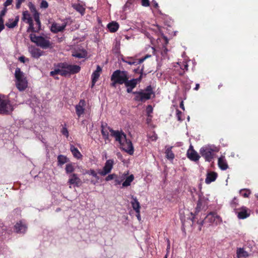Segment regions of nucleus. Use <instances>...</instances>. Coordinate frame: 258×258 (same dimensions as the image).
Instances as JSON below:
<instances>
[{"label":"nucleus","mask_w":258,"mask_h":258,"mask_svg":"<svg viewBox=\"0 0 258 258\" xmlns=\"http://www.w3.org/2000/svg\"><path fill=\"white\" fill-rule=\"evenodd\" d=\"M124 84L126 88V92L128 93H133V92H134L133 90L136 88L137 85L136 81L134 79L129 80V77L127 78V81L126 80Z\"/></svg>","instance_id":"dca6fc26"},{"label":"nucleus","mask_w":258,"mask_h":258,"mask_svg":"<svg viewBox=\"0 0 258 258\" xmlns=\"http://www.w3.org/2000/svg\"><path fill=\"white\" fill-rule=\"evenodd\" d=\"M16 8L17 9H19L21 7L22 3L25 1V0H16Z\"/></svg>","instance_id":"4d7b16f0"},{"label":"nucleus","mask_w":258,"mask_h":258,"mask_svg":"<svg viewBox=\"0 0 258 258\" xmlns=\"http://www.w3.org/2000/svg\"><path fill=\"white\" fill-rule=\"evenodd\" d=\"M26 23L29 24V27L27 29V32H36V27H34L33 20H29V22H26Z\"/></svg>","instance_id":"a19ab883"},{"label":"nucleus","mask_w":258,"mask_h":258,"mask_svg":"<svg viewBox=\"0 0 258 258\" xmlns=\"http://www.w3.org/2000/svg\"><path fill=\"white\" fill-rule=\"evenodd\" d=\"M16 85L19 90L24 91L27 87V81L26 79L17 80Z\"/></svg>","instance_id":"5701e85b"},{"label":"nucleus","mask_w":258,"mask_h":258,"mask_svg":"<svg viewBox=\"0 0 258 258\" xmlns=\"http://www.w3.org/2000/svg\"><path fill=\"white\" fill-rule=\"evenodd\" d=\"M143 72H144V67L143 66L140 71V76H139V77L138 78H136V79H134L136 81V82L137 83V84L141 81L143 76L144 75L145 76L146 75V74H144Z\"/></svg>","instance_id":"a18cd8bd"},{"label":"nucleus","mask_w":258,"mask_h":258,"mask_svg":"<svg viewBox=\"0 0 258 258\" xmlns=\"http://www.w3.org/2000/svg\"><path fill=\"white\" fill-rule=\"evenodd\" d=\"M86 105V103L84 99H81L79 103L76 105V113L78 117H80L81 115L84 114Z\"/></svg>","instance_id":"4468645a"},{"label":"nucleus","mask_w":258,"mask_h":258,"mask_svg":"<svg viewBox=\"0 0 258 258\" xmlns=\"http://www.w3.org/2000/svg\"><path fill=\"white\" fill-rule=\"evenodd\" d=\"M34 19L36 22V32H38L41 30V22L39 19V13L34 14Z\"/></svg>","instance_id":"2f4dec72"},{"label":"nucleus","mask_w":258,"mask_h":258,"mask_svg":"<svg viewBox=\"0 0 258 258\" xmlns=\"http://www.w3.org/2000/svg\"><path fill=\"white\" fill-rule=\"evenodd\" d=\"M27 229V227L26 224L23 223L21 221L17 222L14 226V229L18 233H24Z\"/></svg>","instance_id":"6ab92c4d"},{"label":"nucleus","mask_w":258,"mask_h":258,"mask_svg":"<svg viewBox=\"0 0 258 258\" xmlns=\"http://www.w3.org/2000/svg\"><path fill=\"white\" fill-rule=\"evenodd\" d=\"M198 224H199L200 225H201L202 226L207 223V221H206V219L201 222H198Z\"/></svg>","instance_id":"69168bd1"},{"label":"nucleus","mask_w":258,"mask_h":258,"mask_svg":"<svg viewBox=\"0 0 258 258\" xmlns=\"http://www.w3.org/2000/svg\"><path fill=\"white\" fill-rule=\"evenodd\" d=\"M68 74H69L68 70L65 69H60L59 75L62 76H67Z\"/></svg>","instance_id":"09e8293b"},{"label":"nucleus","mask_w":258,"mask_h":258,"mask_svg":"<svg viewBox=\"0 0 258 258\" xmlns=\"http://www.w3.org/2000/svg\"><path fill=\"white\" fill-rule=\"evenodd\" d=\"M132 201L131 203L133 209L135 211L136 213H140L141 209L140 203L138 202L137 198L134 196H132Z\"/></svg>","instance_id":"4be33fe9"},{"label":"nucleus","mask_w":258,"mask_h":258,"mask_svg":"<svg viewBox=\"0 0 258 258\" xmlns=\"http://www.w3.org/2000/svg\"><path fill=\"white\" fill-rule=\"evenodd\" d=\"M218 164L221 170H225L228 168V164L224 156H221L219 158Z\"/></svg>","instance_id":"b1692460"},{"label":"nucleus","mask_w":258,"mask_h":258,"mask_svg":"<svg viewBox=\"0 0 258 258\" xmlns=\"http://www.w3.org/2000/svg\"><path fill=\"white\" fill-rule=\"evenodd\" d=\"M113 164L114 161L112 159L107 160L105 163L103 170H99L98 171V173L101 176H105L107 175L111 172L113 168Z\"/></svg>","instance_id":"f8f14e48"},{"label":"nucleus","mask_w":258,"mask_h":258,"mask_svg":"<svg viewBox=\"0 0 258 258\" xmlns=\"http://www.w3.org/2000/svg\"><path fill=\"white\" fill-rule=\"evenodd\" d=\"M101 134H102L103 139L105 140H108L109 139V133H108L107 130L105 129L103 124H102V125H101Z\"/></svg>","instance_id":"ea45409f"},{"label":"nucleus","mask_w":258,"mask_h":258,"mask_svg":"<svg viewBox=\"0 0 258 258\" xmlns=\"http://www.w3.org/2000/svg\"><path fill=\"white\" fill-rule=\"evenodd\" d=\"M176 117L177 118L178 120L181 121L183 120V119L181 118L182 112L179 110L178 109H176Z\"/></svg>","instance_id":"6e6d98bb"},{"label":"nucleus","mask_w":258,"mask_h":258,"mask_svg":"<svg viewBox=\"0 0 258 258\" xmlns=\"http://www.w3.org/2000/svg\"><path fill=\"white\" fill-rule=\"evenodd\" d=\"M66 27V24H62L60 25L59 24L54 23L51 25L50 30L54 33H57L59 32L63 31Z\"/></svg>","instance_id":"aec40b11"},{"label":"nucleus","mask_w":258,"mask_h":258,"mask_svg":"<svg viewBox=\"0 0 258 258\" xmlns=\"http://www.w3.org/2000/svg\"><path fill=\"white\" fill-rule=\"evenodd\" d=\"M102 72V68L98 65L96 68V70L92 73L91 78H92V85L91 88H93L95 85L96 82L98 81L100 73Z\"/></svg>","instance_id":"f3484780"},{"label":"nucleus","mask_w":258,"mask_h":258,"mask_svg":"<svg viewBox=\"0 0 258 258\" xmlns=\"http://www.w3.org/2000/svg\"><path fill=\"white\" fill-rule=\"evenodd\" d=\"M106 127L109 131L111 133V136L113 137L115 139V141L118 142L119 144H120L124 140H125L126 138V135L123 133L122 132H119L118 131L113 130L112 128H110L109 126H107V124H106Z\"/></svg>","instance_id":"6e6552de"},{"label":"nucleus","mask_w":258,"mask_h":258,"mask_svg":"<svg viewBox=\"0 0 258 258\" xmlns=\"http://www.w3.org/2000/svg\"><path fill=\"white\" fill-rule=\"evenodd\" d=\"M107 28L110 32H116L119 28V24L116 22H112L107 25Z\"/></svg>","instance_id":"c85d7f7f"},{"label":"nucleus","mask_w":258,"mask_h":258,"mask_svg":"<svg viewBox=\"0 0 258 258\" xmlns=\"http://www.w3.org/2000/svg\"><path fill=\"white\" fill-rule=\"evenodd\" d=\"M187 157L191 161H199L200 156L198 153L194 150L192 145L189 146L188 150L187 151Z\"/></svg>","instance_id":"2eb2a0df"},{"label":"nucleus","mask_w":258,"mask_h":258,"mask_svg":"<svg viewBox=\"0 0 258 258\" xmlns=\"http://www.w3.org/2000/svg\"><path fill=\"white\" fill-rule=\"evenodd\" d=\"M28 7L29 9L32 12H33L34 14L35 13H38L35 6L31 2H29L28 4Z\"/></svg>","instance_id":"de8ad7c7"},{"label":"nucleus","mask_w":258,"mask_h":258,"mask_svg":"<svg viewBox=\"0 0 258 258\" xmlns=\"http://www.w3.org/2000/svg\"><path fill=\"white\" fill-rule=\"evenodd\" d=\"M153 107L151 105H148L146 107L147 115L148 117H151V113L153 112Z\"/></svg>","instance_id":"49530a36"},{"label":"nucleus","mask_w":258,"mask_h":258,"mask_svg":"<svg viewBox=\"0 0 258 258\" xmlns=\"http://www.w3.org/2000/svg\"><path fill=\"white\" fill-rule=\"evenodd\" d=\"M61 133L64 136L68 137L69 136V132L66 127H63L61 130Z\"/></svg>","instance_id":"13d9d810"},{"label":"nucleus","mask_w":258,"mask_h":258,"mask_svg":"<svg viewBox=\"0 0 258 258\" xmlns=\"http://www.w3.org/2000/svg\"><path fill=\"white\" fill-rule=\"evenodd\" d=\"M19 20V16H16L15 20H13V19H9L8 21L6 22V26L9 28L12 29L18 25V23Z\"/></svg>","instance_id":"bb28decb"},{"label":"nucleus","mask_w":258,"mask_h":258,"mask_svg":"<svg viewBox=\"0 0 258 258\" xmlns=\"http://www.w3.org/2000/svg\"><path fill=\"white\" fill-rule=\"evenodd\" d=\"M251 254L246 251L243 247L237 248L236 249L237 258H247Z\"/></svg>","instance_id":"412c9836"},{"label":"nucleus","mask_w":258,"mask_h":258,"mask_svg":"<svg viewBox=\"0 0 258 258\" xmlns=\"http://www.w3.org/2000/svg\"><path fill=\"white\" fill-rule=\"evenodd\" d=\"M239 194L243 198H247L251 194V191L249 189L244 188L239 190Z\"/></svg>","instance_id":"4c0bfd02"},{"label":"nucleus","mask_w":258,"mask_h":258,"mask_svg":"<svg viewBox=\"0 0 258 258\" xmlns=\"http://www.w3.org/2000/svg\"><path fill=\"white\" fill-rule=\"evenodd\" d=\"M135 95L134 100L138 102H144L151 98V96H155L153 88L151 85L148 86L144 90L133 92Z\"/></svg>","instance_id":"f03ea898"},{"label":"nucleus","mask_w":258,"mask_h":258,"mask_svg":"<svg viewBox=\"0 0 258 258\" xmlns=\"http://www.w3.org/2000/svg\"><path fill=\"white\" fill-rule=\"evenodd\" d=\"M116 177H117V175L114 173L109 174L106 177L105 180L106 181H110L111 180L115 179Z\"/></svg>","instance_id":"8fccbe9b"},{"label":"nucleus","mask_w":258,"mask_h":258,"mask_svg":"<svg viewBox=\"0 0 258 258\" xmlns=\"http://www.w3.org/2000/svg\"><path fill=\"white\" fill-rule=\"evenodd\" d=\"M32 20V18L30 17V14H29L28 12L27 11H24L23 12V17H22V20L24 21L29 22V20Z\"/></svg>","instance_id":"c03bdc74"},{"label":"nucleus","mask_w":258,"mask_h":258,"mask_svg":"<svg viewBox=\"0 0 258 258\" xmlns=\"http://www.w3.org/2000/svg\"><path fill=\"white\" fill-rule=\"evenodd\" d=\"M57 69H55L54 70V71H51L50 73V75L51 76H54L55 75L59 74L60 73V69L59 67H57Z\"/></svg>","instance_id":"3c124183"},{"label":"nucleus","mask_w":258,"mask_h":258,"mask_svg":"<svg viewBox=\"0 0 258 258\" xmlns=\"http://www.w3.org/2000/svg\"><path fill=\"white\" fill-rule=\"evenodd\" d=\"M84 174L91 175L94 177L97 180H98L99 179V177L98 176L97 173L94 169H90L86 170Z\"/></svg>","instance_id":"79ce46f5"},{"label":"nucleus","mask_w":258,"mask_h":258,"mask_svg":"<svg viewBox=\"0 0 258 258\" xmlns=\"http://www.w3.org/2000/svg\"><path fill=\"white\" fill-rule=\"evenodd\" d=\"M7 12V7H5L3 10L1 12V14H0V15L2 17H4L6 13Z\"/></svg>","instance_id":"680f3d73"},{"label":"nucleus","mask_w":258,"mask_h":258,"mask_svg":"<svg viewBox=\"0 0 258 258\" xmlns=\"http://www.w3.org/2000/svg\"><path fill=\"white\" fill-rule=\"evenodd\" d=\"M72 8L77 12H79L81 16H83L85 13V8L79 3H75L72 4Z\"/></svg>","instance_id":"a878e982"},{"label":"nucleus","mask_w":258,"mask_h":258,"mask_svg":"<svg viewBox=\"0 0 258 258\" xmlns=\"http://www.w3.org/2000/svg\"><path fill=\"white\" fill-rule=\"evenodd\" d=\"M208 199L203 195H199V200L197 202V207L195 209V213L198 214L202 210L205 209L208 204Z\"/></svg>","instance_id":"9d476101"},{"label":"nucleus","mask_w":258,"mask_h":258,"mask_svg":"<svg viewBox=\"0 0 258 258\" xmlns=\"http://www.w3.org/2000/svg\"><path fill=\"white\" fill-rule=\"evenodd\" d=\"M13 110V106L9 97L0 94V114L10 115Z\"/></svg>","instance_id":"7ed1b4c3"},{"label":"nucleus","mask_w":258,"mask_h":258,"mask_svg":"<svg viewBox=\"0 0 258 258\" xmlns=\"http://www.w3.org/2000/svg\"><path fill=\"white\" fill-rule=\"evenodd\" d=\"M26 58L24 56H21L19 58V60L23 63H24L25 62Z\"/></svg>","instance_id":"0e129e2a"},{"label":"nucleus","mask_w":258,"mask_h":258,"mask_svg":"<svg viewBox=\"0 0 258 258\" xmlns=\"http://www.w3.org/2000/svg\"><path fill=\"white\" fill-rule=\"evenodd\" d=\"M217 151L212 148L210 146H205L202 147L200 150V153L204 158L205 161L211 162L213 159L215 154Z\"/></svg>","instance_id":"39448f33"},{"label":"nucleus","mask_w":258,"mask_h":258,"mask_svg":"<svg viewBox=\"0 0 258 258\" xmlns=\"http://www.w3.org/2000/svg\"><path fill=\"white\" fill-rule=\"evenodd\" d=\"M13 0H7L4 4V6L5 7H7L8 6L11 5L12 4Z\"/></svg>","instance_id":"052dcab7"},{"label":"nucleus","mask_w":258,"mask_h":258,"mask_svg":"<svg viewBox=\"0 0 258 258\" xmlns=\"http://www.w3.org/2000/svg\"><path fill=\"white\" fill-rule=\"evenodd\" d=\"M250 210L245 206H242L240 208H238L235 213L239 219H245L249 217L250 215Z\"/></svg>","instance_id":"1a4fd4ad"},{"label":"nucleus","mask_w":258,"mask_h":258,"mask_svg":"<svg viewBox=\"0 0 258 258\" xmlns=\"http://www.w3.org/2000/svg\"><path fill=\"white\" fill-rule=\"evenodd\" d=\"M69 159L64 155H59L57 156V165L58 166H62L64 164L68 162Z\"/></svg>","instance_id":"7c9ffc66"},{"label":"nucleus","mask_w":258,"mask_h":258,"mask_svg":"<svg viewBox=\"0 0 258 258\" xmlns=\"http://www.w3.org/2000/svg\"><path fill=\"white\" fill-rule=\"evenodd\" d=\"M217 177V173L215 172H210L207 173L205 182L207 184H209L214 181Z\"/></svg>","instance_id":"393cba45"},{"label":"nucleus","mask_w":258,"mask_h":258,"mask_svg":"<svg viewBox=\"0 0 258 258\" xmlns=\"http://www.w3.org/2000/svg\"><path fill=\"white\" fill-rule=\"evenodd\" d=\"M15 76L17 80L26 79L24 77V73L21 71L19 68H17L15 70Z\"/></svg>","instance_id":"473e14b6"},{"label":"nucleus","mask_w":258,"mask_h":258,"mask_svg":"<svg viewBox=\"0 0 258 258\" xmlns=\"http://www.w3.org/2000/svg\"><path fill=\"white\" fill-rule=\"evenodd\" d=\"M72 55L75 57L79 58H85L87 56V52L86 50H82L81 51H77L73 53Z\"/></svg>","instance_id":"f704fd0d"},{"label":"nucleus","mask_w":258,"mask_h":258,"mask_svg":"<svg viewBox=\"0 0 258 258\" xmlns=\"http://www.w3.org/2000/svg\"><path fill=\"white\" fill-rule=\"evenodd\" d=\"M5 29L4 23H0V33Z\"/></svg>","instance_id":"338daca9"},{"label":"nucleus","mask_w":258,"mask_h":258,"mask_svg":"<svg viewBox=\"0 0 258 258\" xmlns=\"http://www.w3.org/2000/svg\"><path fill=\"white\" fill-rule=\"evenodd\" d=\"M121 181L122 180H119V179L116 178H115V182L116 184H120L121 182Z\"/></svg>","instance_id":"774afa93"},{"label":"nucleus","mask_w":258,"mask_h":258,"mask_svg":"<svg viewBox=\"0 0 258 258\" xmlns=\"http://www.w3.org/2000/svg\"><path fill=\"white\" fill-rule=\"evenodd\" d=\"M57 67L61 69L68 70L69 74H75L79 73L81 70V67L76 64H69L66 62H61L57 64Z\"/></svg>","instance_id":"0eeeda50"},{"label":"nucleus","mask_w":258,"mask_h":258,"mask_svg":"<svg viewBox=\"0 0 258 258\" xmlns=\"http://www.w3.org/2000/svg\"><path fill=\"white\" fill-rule=\"evenodd\" d=\"M40 8L42 9H46L48 7V4L47 1L42 0L40 3Z\"/></svg>","instance_id":"603ef678"},{"label":"nucleus","mask_w":258,"mask_h":258,"mask_svg":"<svg viewBox=\"0 0 258 258\" xmlns=\"http://www.w3.org/2000/svg\"><path fill=\"white\" fill-rule=\"evenodd\" d=\"M69 178L68 181V183L70 185H74V186L80 187L82 184V181L81 179L79 177L78 175L76 173H72L69 175ZM70 188H71V186H70Z\"/></svg>","instance_id":"ddd939ff"},{"label":"nucleus","mask_w":258,"mask_h":258,"mask_svg":"<svg viewBox=\"0 0 258 258\" xmlns=\"http://www.w3.org/2000/svg\"><path fill=\"white\" fill-rule=\"evenodd\" d=\"M134 176L133 174H131L128 177H126L125 181L122 183V186L123 187H127L128 186H130L131 184V182L134 180Z\"/></svg>","instance_id":"c9c22d12"},{"label":"nucleus","mask_w":258,"mask_h":258,"mask_svg":"<svg viewBox=\"0 0 258 258\" xmlns=\"http://www.w3.org/2000/svg\"><path fill=\"white\" fill-rule=\"evenodd\" d=\"M148 56L140 59H135L133 57L122 58V61L130 65H137L142 63Z\"/></svg>","instance_id":"a211bd4d"},{"label":"nucleus","mask_w":258,"mask_h":258,"mask_svg":"<svg viewBox=\"0 0 258 258\" xmlns=\"http://www.w3.org/2000/svg\"><path fill=\"white\" fill-rule=\"evenodd\" d=\"M29 52L33 57L36 58H39L42 54V51L35 47H32L30 48Z\"/></svg>","instance_id":"cd10ccee"},{"label":"nucleus","mask_w":258,"mask_h":258,"mask_svg":"<svg viewBox=\"0 0 258 258\" xmlns=\"http://www.w3.org/2000/svg\"><path fill=\"white\" fill-rule=\"evenodd\" d=\"M148 138L152 141H155L157 139V135L153 132L152 135H148Z\"/></svg>","instance_id":"5fc2aeb1"},{"label":"nucleus","mask_w":258,"mask_h":258,"mask_svg":"<svg viewBox=\"0 0 258 258\" xmlns=\"http://www.w3.org/2000/svg\"><path fill=\"white\" fill-rule=\"evenodd\" d=\"M177 64L179 66V68L182 71H188V65L186 61L178 62Z\"/></svg>","instance_id":"37998d69"},{"label":"nucleus","mask_w":258,"mask_h":258,"mask_svg":"<svg viewBox=\"0 0 258 258\" xmlns=\"http://www.w3.org/2000/svg\"><path fill=\"white\" fill-rule=\"evenodd\" d=\"M175 75H178L179 76H182L185 73L184 71H182L180 68L179 69L175 70Z\"/></svg>","instance_id":"864d4df0"},{"label":"nucleus","mask_w":258,"mask_h":258,"mask_svg":"<svg viewBox=\"0 0 258 258\" xmlns=\"http://www.w3.org/2000/svg\"><path fill=\"white\" fill-rule=\"evenodd\" d=\"M70 150L73 154L74 157L77 159H81L82 157V155L79 151V150L75 147L74 145H71L70 147Z\"/></svg>","instance_id":"c756f323"},{"label":"nucleus","mask_w":258,"mask_h":258,"mask_svg":"<svg viewBox=\"0 0 258 258\" xmlns=\"http://www.w3.org/2000/svg\"><path fill=\"white\" fill-rule=\"evenodd\" d=\"M142 5L144 7H148L150 6L149 0H142Z\"/></svg>","instance_id":"bf43d9fd"},{"label":"nucleus","mask_w":258,"mask_h":258,"mask_svg":"<svg viewBox=\"0 0 258 258\" xmlns=\"http://www.w3.org/2000/svg\"><path fill=\"white\" fill-rule=\"evenodd\" d=\"M30 39L32 42L43 49L52 47V44L50 41L42 36H37L35 34H30Z\"/></svg>","instance_id":"20e7f679"},{"label":"nucleus","mask_w":258,"mask_h":258,"mask_svg":"<svg viewBox=\"0 0 258 258\" xmlns=\"http://www.w3.org/2000/svg\"><path fill=\"white\" fill-rule=\"evenodd\" d=\"M172 147H170L166 149L165 151L166 157L170 160H173L175 157L174 154L172 151Z\"/></svg>","instance_id":"72a5a7b5"},{"label":"nucleus","mask_w":258,"mask_h":258,"mask_svg":"<svg viewBox=\"0 0 258 258\" xmlns=\"http://www.w3.org/2000/svg\"><path fill=\"white\" fill-rule=\"evenodd\" d=\"M152 4L155 8L157 9L159 7L158 4L156 1L153 0L152 1Z\"/></svg>","instance_id":"e2e57ef3"},{"label":"nucleus","mask_w":258,"mask_h":258,"mask_svg":"<svg viewBox=\"0 0 258 258\" xmlns=\"http://www.w3.org/2000/svg\"><path fill=\"white\" fill-rule=\"evenodd\" d=\"M121 148L130 155H133L134 149L133 144L130 140L125 139L120 144Z\"/></svg>","instance_id":"9b49d317"},{"label":"nucleus","mask_w":258,"mask_h":258,"mask_svg":"<svg viewBox=\"0 0 258 258\" xmlns=\"http://www.w3.org/2000/svg\"><path fill=\"white\" fill-rule=\"evenodd\" d=\"M206 221L209 225L215 224L218 225L222 222V218L216 212H210L205 217Z\"/></svg>","instance_id":"423d86ee"},{"label":"nucleus","mask_w":258,"mask_h":258,"mask_svg":"<svg viewBox=\"0 0 258 258\" xmlns=\"http://www.w3.org/2000/svg\"><path fill=\"white\" fill-rule=\"evenodd\" d=\"M128 77V73L127 71L120 70L114 71L110 78L111 81L110 86L115 88L117 84H124Z\"/></svg>","instance_id":"f257e3e1"},{"label":"nucleus","mask_w":258,"mask_h":258,"mask_svg":"<svg viewBox=\"0 0 258 258\" xmlns=\"http://www.w3.org/2000/svg\"><path fill=\"white\" fill-rule=\"evenodd\" d=\"M230 206L233 209L234 212L237 210V207L238 206V199L236 197H234L230 202Z\"/></svg>","instance_id":"58836bf2"},{"label":"nucleus","mask_w":258,"mask_h":258,"mask_svg":"<svg viewBox=\"0 0 258 258\" xmlns=\"http://www.w3.org/2000/svg\"><path fill=\"white\" fill-rule=\"evenodd\" d=\"M65 170L67 174L73 173V172L75 171L74 164L72 163L67 164L66 165Z\"/></svg>","instance_id":"e433bc0d"}]
</instances>
